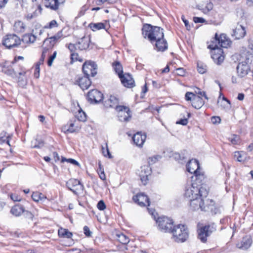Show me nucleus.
I'll return each instance as SVG.
<instances>
[{
    "label": "nucleus",
    "mask_w": 253,
    "mask_h": 253,
    "mask_svg": "<svg viewBox=\"0 0 253 253\" xmlns=\"http://www.w3.org/2000/svg\"><path fill=\"white\" fill-rule=\"evenodd\" d=\"M197 71L201 74L205 73L207 71V67L206 64H197Z\"/></svg>",
    "instance_id": "47"
},
{
    "label": "nucleus",
    "mask_w": 253,
    "mask_h": 253,
    "mask_svg": "<svg viewBox=\"0 0 253 253\" xmlns=\"http://www.w3.org/2000/svg\"><path fill=\"white\" fill-rule=\"evenodd\" d=\"M238 56L244 57L245 56V60H241L240 59L238 63H253V53L247 52L243 53L242 55H238L237 58L238 59Z\"/></svg>",
    "instance_id": "34"
},
{
    "label": "nucleus",
    "mask_w": 253,
    "mask_h": 253,
    "mask_svg": "<svg viewBox=\"0 0 253 253\" xmlns=\"http://www.w3.org/2000/svg\"><path fill=\"white\" fill-rule=\"evenodd\" d=\"M102 153L105 157H108L109 158H112V156L108 150L107 146L106 147V149L102 147Z\"/></svg>",
    "instance_id": "58"
},
{
    "label": "nucleus",
    "mask_w": 253,
    "mask_h": 253,
    "mask_svg": "<svg viewBox=\"0 0 253 253\" xmlns=\"http://www.w3.org/2000/svg\"><path fill=\"white\" fill-rule=\"evenodd\" d=\"M200 183L198 181H196V183H193L190 184H187L185 187L184 195L186 197L190 199L193 198L196 196H198V183Z\"/></svg>",
    "instance_id": "16"
},
{
    "label": "nucleus",
    "mask_w": 253,
    "mask_h": 253,
    "mask_svg": "<svg viewBox=\"0 0 253 253\" xmlns=\"http://www.w3.org/2000/svg\"><path fill=\"white\" fill-rule=\"evenodd\" d=\"M97 171L99 176V177L102 180L106 179V176L104 171V169L102 167L100 163H99V168L97 169Z\"/></svg>",
    "instance_id": "46"
},
{
    "label": "nucleus",
    "mask_w": 253,
    "mask_h": 253,
    "mask_svg": "<svg viewBox=\"0 0 253 253\" xmlns=\"http://www.w3.org/2000/svg\"><path fill=\"white\" fill-rule=\"evenodd\" d=\"M176 74L180 76H184L185 71L183 68H178L176 69Z\"/></svg>",
    "instance_id": "59"
},
{
    "label": "nucleus",
    "mask_w": 253,
    "mask_h": 253,
    "mask_svg": "<svg viewBox=\"0 0 253 253\" xmlns=\"http://www.w3.org/2000/svg\"><path fill=\"white\" fill-rule=\"evenodd\" d=\"M23 213L26 218L33 219L34 215L31 212L25 210V211Z\"/></svg>",
    "instance_id": "63"
},
{
    "label": "nucleus",
    "mask_w": 253,
    "mask_h": 253,
    "mask_svg": "<svg viewBox=\"0 0 253 253\" xmlns=\"http://www.w3.org/2000/svg\"><path fill=\"white\" fill-rule=\"evenodd\" d=\"M88 28L93 32H96L102 29L108 32L110 28V21L109 20H106L104 21V22H91L88 25Z\"/></svg>",
    "instance_id": "11"
},
{
    "label": "nucleus",
    "mask_w": 253,
    "mask_h": 253,
    "mask_svg": "<svg viewBox=\"0 0 253 253\" xmlns=\"http://www.w3.org/2000/svg\"><path fill=\"white\" fill-rule=\"evenodd\" d=\"M205 102L201 97L197 96L193 99L192 102V106L196 109H200L204 104Z\"/></svg>",
    "instance_id": "36"
},
{
    "label": "nucleus",
    "mask_w": 253,
    "mask_h": 253,
    "mask_svg": "<svg viewBox=\"0 0 253 253\" xmlns=\"http://www.w3.org/2000/svg\"><path fill=\"white\" fill-rule=\"evenodd\" d=\"M197 193L198 194V197H201L204 199V198H206L208 196L209 191L205 186L201 184L200 187L198 186Z\"/></svg>",
    "instance_id": "39"
},
{
    "label": "nucleus",
    "mask_w": 253,
    "mask_h": 253,
    "mask_svg": "<svg viewBox=\"0 0 253 253\" xmlns=\"http://www.w3.org/2000/svg\"><path fill=\"white\" fill-rule=\"evenodd\" d=\"M57 55V52L54 51L52 54L47 49H44L42 52L40 58L38 63H52Z\"/></svg>",
    "instance_id": "13"
},
{
    "label": "nucleus",
    "mask_w": 253,
    "mask_h": 253,
    "mask_svg": "<svg viewBox=\"0 0 253 253\" xmlns=\"http://www.w3.org/2000/svg\"><path fill=\"white\" fill-rule=\"evenodd\" d=\"M159 229L165 233H170L173 227V221L172 220L166 216L160 217L156 220Z\"/></svg>",
    "instance_id": "6"
},
{
    "label": "nucleus",
    "mask_w": 253,
    "mask_h": 253,
    "mask_svg": "<svg viewBox=\"0 0 253 253\" xmlns=\"http://www.w3.org/2000/svg\"><path fill=\"white\" fill-rule=\"evenodd\" d=\"M120 79L122 84L126 87L131 88L135 86V82L129 73H125Z\"/></svg>",
    "instance_id": "23"
},
{
    "label": "nucleus",
    "mask_w": 253,
    "mask_h": 253,
    "mask_svg": "<svg viewBox=\"0 0 253 253\" xmlns=\"http://www.w3.org/2000/svg\"><path fill=\"white\" fill-rule=\"evenodd\" d=\"M76 117L79 121L82 122L85 121L86 119L85 113L82 110L79 111L78 112V113L77 114Z\"/></svg>",
    "instance_id": "48"
},
{
    "label": "nucleus",
    "mask_w": 253,
    "mask_h": 253,
    "mask_svg": "<svg viewBox=\"0 0 253 253\" xmlns=\"http://www.w3.org/2000/svg\"><path fill=\"white\" fill-rule=\"evenodd\" d=\"M228 140L232 145H239L241 143V139L239 135L237 134H232L228 138Z\"/></svg>",
    "instance_id": "41"
},
{
    "label": "nucleus",
    "mask_w": 253,
    "mask_h": 253,
    "mask_svg": "<svg viewBox=\"0 0 253 253\" xmlns=\"http://www.w3.org/2000/svg\"><path fill=\"white\" fill-rule=\"evenodd\" d=\"M66 29L69 30V28L66 27L63 28L54 36L46 38L44 40V42L49 43V46L51 48L53 47L59 41L68 37L70 35L69 34H64V33L66 31Z\"/></svg>",
    "instance_id": "9"
},
{
    "label": "nucleus",
    "mask_w": 253,
    "mask_h": 253,
    "mask_svg": "<svg viewBox=\"0 0 253 253\" xmlns=\"http://www.w3.org/2000/svg\"><path fill=\"white\" fill-rule=\"evenodd\" d=\"M202 211L207 212L211 215H214L219 212V209L215 205L214 202L212 200L207 199L206 200Z\"/></svg>",
    "instance_id": "14"
},
{
    "label": "nucleus",
    "mask_w": 253,
    "mask_h": 253,
    "mask_svg": "<svg viewBox=\"0 0 253 253\" xmlns=\"http://www.w3.org/2000/svg\"><path fill=\"white\" fill-rule=\"evenodd\" d=\"M211 50V57L213 60L217 63H222L225 59V54L222 48L217 47Z\"/></svg>",
    "instance_id": "12"
},
{
    "label": "nucleus",
    "mask_w": 253,
    "mask_h": 253,
    "mask_svg": "<svg viewBox=\"0 0 253 253\" xmlns=\"http://www.w3.org/2000/svg\"><path fill=\"white\" fill-rule=\"evenodd\" d=\"M58 235L60 237L71 238L73 234L71 232L68 231V230L60 228L58 230Z\"/></svg>",
    "instance_id": "40"
},
{
    "label": "nucleus",
    "mask_w": 253,
    "mask_h": 253,
    "mask_svg": "<svg viewBox=\"0 0 253 253\" xmlns=\"http://www.w3.org/2000/svg\"><path fill=\"white\" fill-rule=\"evenodd\" d=\"M37 39L36 36L32 33H26L22 36L21 42L24 44L29 45L34 43Z\"/></svg>",
    "instance_id": "30"
},
{
    "label": "nucleus",
    "mask_w": 253,
    "mask_h": 253,
    "mask_svg": "<svg viewBox=\"0 0 253 253\" xmlns=\"http://www.w3.org/2000/svg\"><path fill=\"white\" fill-rule=\"evenodd\" d=\"M119 99L114 95H110L109 99L105 100L104 102V105L106 108H114L116 110V107L119 106Z\"/></svg>",
    "instance_id": "28"
},
{
    "label": "nucleus",
    "mask_w": 253,
    "mask_h": 253,
    "mask_svg": "<svg viewBox=\"0 0 253 253\" xmlns=\"http://www.w3.org/2000/svg\"><path fill=\"white\" fill-rule=\"evenodd\" d=\"M188 123L187 118L181 119L176 122L177 124H180L183 126H185Z\"/></svg>",
    "instance_id": "62"
},
{
    "label": "nucleus",
    "mask_w": 253,
    "mask_h": 253,
    "mask_svg": "<svg viewBox=\"0 0 253 253\" xmlns=\"http://www.w3.org/2000/svg\"><path fill=\"white\" fill-rule=\"evenodd\" d=\"M234 157L235 159H236L238 162H241L244 161L241 153L238 151L234 152Z\"/></svg>",
    "instance_id": "57"
},
{
    "label": "nucleus",
    "mask_w": 253,
    "mask_h": 253,
    "mask_svg": "<svg viewBox=\"0 0 253 253\" xmlns=\"http://www.w3.org/2000/svg\"><path fill=\"white\" fill-rule=\"evenodd\" d=\"M66 186L74 194H77V191L82 190L83 189V185L80 181L76 179H70L66 182Z\"/></svg>",
    "instance_id": "18"
},
{
    "label": "nucleus",
    "mask_w": 253,
    "mask_h": 253,
    "mask_svg": "<svg viewBox=\"0 0 253 253\" xmlns=\"http://www.w3.org/2000/svg\"><path fill=\"white\" fill-rule=\"evenodd\" d=\"M205 204L204 199L196 195L195 197L190 199V207L193 211H197L199 209L202 211Z\"/></svg>",
    "instance_id": "20"
},
{
    "label": "nucleus",
    "mask_w": 253,
    "mask_h": 253,
    "mask_svg": "<svg viewBox=\"0 0 253 253\" xmlns=\"http://www.w3.org/2000/svg\"><path fill=\"white\" fill-rule=\"evenodd\" d=\"M94 43L91 42L90 35H84L82 38H78L75 43H68L65 45L70 51H87L92 49Z\"/></svg>",
    "instance_id": "2"
},
{
    "label": "nucleus",
    "mask_w": 253,
    "mask_h": 253,
    "mask_svg": "<svg viewBox=\"0 0 253 253\" xmlns=\"http://www.w3.org/2000/svg\"><path fill=\"white\" fill-rule=\"evenodd\" d=\"M14 31L17 34H21L25 32L26 26L23 22L20 21H16L13 26Z\"/></svg>",
    "instance_id": "35"
},
{
    "label": "nucleus",
    "mask_w": 253,
    "mask_h": 253,
    "mask_svg": "<svg viewBox=\"0 0 253 253\" xmlns=\"http://www.w3.org/2000/svg\"><path fill=\"white\" fill-rule=\"evenodd\" d=\"M119 119L121 122H127L131 117V112L128 107L120 105L116 107Z\"/></svg>",
    "instance_id": "10"
},
{
    "label": "nucleus",
    "mask_w": 253,
    "mask_h": 253,
    "mask_svg": "<svg viewBox=\"0 0 253 253\" xmlns=\"http://www.w3.org/2000/svg\"><path fill=\"white\" fill-rule=\"evenodd\" d=\"M149 169V168L148 167H147V169ZM145 172L146 173L145 175H142V174L141 175V180L142 181V183L144 185H146L147 184V181L148 180V176L149 174H150L149 170H148V171L147 172L146 171H145Z\"/></svg>",
    "instance_id": "50"
},
{
    "label": "nucleus",
    "mask_w": 253,
    "mask_h": 253,
    "mask_svg": "<svg viewBox=\"0 0 253 253\" xmlns=\"http://www.w3.org/2000/svg\"><path fill=\"white\" fill-rule=\"evenodd\" d=\"M87 98L91 103H98L102 101L103 95L97 89H92L88 92Z\"/></svg>",
    "instance_id": "15"
},
{
    "label": "nucleus",
    "mask_w": 253,
    "mask_h": 253,
    "mask_svg": "<svg viewBox=\"0 0 253 253\" xmlns=\"http://www.w3.org/2000/svg\"><path fill=\"white\" fill-rule=\"evenodd\" d=\"M195 92L200 96H204L205 98V99L208 100L209 98L206 95V92L201 91L200 88L196 87V89L195 90Z\"/></svg>",
    "instance_id": "52"
},
{
    "label": "nucleus",
    "mask_w": 253,
    "mask_h": 253,
    "mask_svg": "<svg viewBox=\"0 0 253 253\" xmlns=\"http://www.w3.org/2000/svg\"><path fill=\"white\" fill-rule=\"evenodd\" d=\"M153 44L154 48L158 52H164L168 48V43L164 35L157 39Z\"/></svg>",
    "instance_id": "19"
},
{
    "label": "nucleus",
    "mask_w": 253,
    "mask_h": 253,
    "mask_svg": "<svg viewBox=\"0 0 253 253\" xmlns=\"http://www.w3.org/2000/svg\"><path fill=\"white\" fill-rule=\"evenodd\" d=\"M84 234L87 237H89L91 235V232L90 231L89 228L87 226L84 227Z\"/></svg>",
    "instance_id": "61"
},
{
    "label": "nucleus",
    "mask_w": 253,
    "mask_h": 253,
    "mask_svg": "<svg viewBox=\"0 0 253 253\" xmlns=\"http://www.w3.org/2000/svg\"><path fill=\"white\" fill-rule=\"evenodd\" d=\"M90 8V5L88 4H85L81 8L80 10L79 11L78 16L79 17H81L83 16H84L86 11H87Z\"/></svg>",
    "instance_id": "45"
},
{
    "label": "nucleus",
    "mask_w": 253,
    "mask_h": 253,
    "mask_svg": "<svg viewBox=\"0 0 253 253\" xmlns=\"http://www.w3.org/2000/svg\"><path fill=\"white\" fill-rule=\"evenodd\" d=\"M74 123H71L69 126H65L63 127V129L66 132L73 133L75 132V129L74 128Z\"/></svg>",
    "instance_id": "49"
},
{
    "label": "nucleus",
    "mask_w": 253,
    "mask_h": 253,
    "mask_svg": "<svg viewBox=\"0 0 253 253\" xmlns=\"http://www.w3.org/2000/svg\"><path fill=\"white\" fill-rule=\"evenodd\" d=\"M170 233L172 235V239L176 243H183L189 238L188 229L183 224L174 226Z\"/></svg>",
    "instance_id": "4"
},
{
    "label": "nucleus",
    "mask_w": 253,
    "mask_h": 253,
    "mask_svg": "<svg viewBox=\"0 0 253 253\" xmlns=\"http://www.w3.org/2000/svg\"><path fill=\"white\" fill-rule=\"evenodd\" d=\"M0 71L12 78L16 77V73L10 65L6 66L5 64H0Z\"/></svg>",
    "instance_id": "31"
},
{
    "label": "nucleus",
    "mask_w": 253,
    "mask_h": 253,
    "mask_svg": "<svg viewBox=\"0 0 253 253\" xmlns=\"http://www.w3.org/2000/svg\"><path fill=\"white\" fill-rule=\"evenodd\" d=\"M59 24L55 20H52L48 23H47L45 25H44L43 27V29H51L55 28L58 27Z\"/></svg>",
    "instance_id": "44"
},
{
    "label": "nucleus",
    "mask_w": 253,
    "mask_h": 253,
    "mask_svg": "<svg viewBox=\"0 0 253 253\" xmlns=\"http://www.w3.org/2000/svg\"><path fill=\"white\" fill-rule=\"evenodd\" d=\"M10 136L9 135H7L6 132L3 131L0 133V144L6 142L8 145L9 144V139Z\"/></svg>",
    "instance_id": "43"
},
{
    "label": "nucleus",
    "mask_w": 253,
    "mask_h": 253,
    "mask_svg": "<svg viewBox=\"0 0 253 253\" xmlns=\"http://www.w3.org/2000/svg\"><path fill=\"white\" fill-rule=\"evenodd\" d=\"M26 72H19L18 77L17 84L21 87H25L27 83V79L25 76Z\"/></svg>",
    "instance_id": "37"
},
{
    "label": "nucleus",
    "mask_w": 253,
    "mask_h": 253,
    "mask_svg": "<svg viewBox=\"0 0 253 253\" xmlns=\"http://www.w3.org/2000/svg\"><path fill=\"white\" fill-rule=\"evenodd\" d=\"M252 239L250 236H246L243 237L240 243L237 244V247L242 250L248 249L252 245Z\"/></svg>",
    "instance_id": "25"
},
{
    "label": "nucleus",
    "mask_w": 253,
    "mask_h": 253,
    "mask_svg": "<svg viewBox=\"0 0 253 253\" xmlns=\"http://www.w3.org/2000/svg\"><path fill=\"white\" fill-rule=\"evenodd\" d=\"M158 156H154L152 157H150L148 159V164L149 165H153L154 164L156 163L158 159ZM159 157H160L159 156Z\"/></svg>",
    "instance_id": "56"
},
{
    "label": "nucleus",
    "mask_w": 253,
    "mask_h": 253,
    "mask_svg": "<svg viewBox=\"0 0 253 253\" xmlns=\"http://www.w3.org/2000/svg\"><path fill=\"white\" fill-rule=\"evenodd\" d=\"M246 35V30L245 28L241 25L238 24L233 31L232 36L235 39H240L243 38Z\"/></svg>",
    "instance_id": "26"
},
{
    "label": "nucleus",
    "mask_w": 253,
    "mask_h": 253,
    "mask_svg": "<svg viewBox=\"0 0 253 253\" xmlns=\"http://www.w3.org/2000/svg\"><path fill=\"white\" fill-rule=\"evenodd\" d=\"M146 138V134H142L139 132L136 133L132 137V140L134 143L139 147H142L144 142L145 141Z\"/></svg>",
    "instance_id": "27"
},
{
    "label": "nucleus",
    "mask_w": 253,
    "mask_h": 253,
    "mask_svg": "<svg viewBox=\"0 0 253 253\" xmlns=\"http://www.w3.org/2000/svg\"><path fill=\"white\" fill-rule=\"evenodd\" d=\"M133 201L141 207L150 206V202L148 196L143 193H139L132 198Z\"/></svg>",
    "instance_id": "17"
},
{
    "label": "nucleus",
    "mask_w": 253,
    "mask_h": 253,
    "mask_svg": "<svg viewBox=\"0 0 253 253\" xmlns=\"http://www.w3.org/2000/svg\"><path fill=\"white\" fill-rule=\"evenodd\" d=\"M70 60H71V63H73L74 62H80L82 63L84 62V63H92L90 61H84V57L80 55L79 53L75 51H70Z\"/></svg>",
    "instance_id": "29"
},
{
    "label": "nucleus",
    "mask_w": 253,
    "mask_h": 253,
    "mask_svg": "<svg viewBox=\"0 0 253 253\" xmlns=\"http://www.w3.org/2000/svg\"><path fill=\"white\" fill-rule=\"evenodd\" d=\"M24 207L20 204H18L12 207L10 210V212L15 216H19L22 213L24 212Z\"/></svg>",
    "instance_id": "33"
},
{
    "label": "nucleus",
    "mask_w": 253,
    "mask_h": 253,
    "mask_svg": "<svg viewBox=\"0 0 253 253\" xmlns=\"http://www.w3.org/2000/svg\"><path fill=\"white\" fill-rule=\"evenodd\" d=\"M196 96H197L195 95V94H194L193 93L191 92H186L185 94V99L187 101H193V99H194V97H196Z\"/></svg>",
    "instance_id": "51"
},
{
    "label": "nucleus",
    "mask_w": 253,
    "mask_h": 253,
    "mask_svg": "<svg viewBox=\"0 0 253 253\" xmlns=\"http://www.w3.org/2000/svg\"><path fill=\"white\" fill-rule=\"evenodd\" d=\"M220 121V118L218 116H213L211 118V121L213 124H218Z\"/></svg>",
    "instance_id": "60"
},
{
    "label": "nucleus",
    "mask_w": 253,
    "mask_h": 253,
    "mask_svg": "<svg viewBox=\"0 0 253 253\" xmlns=\"http://www.w3.org/2000/svg\"><path fill=\"white\" fill-rule=\"evenodd\" d=\"M216 229L214 223L209 224L199 228L197 229L198 239L202 243H206L207 238L215 231Z\"/></svg>",
    "instance_id": "5"
},
{
    "label": "nucleus",
    "mask_w": 253,
    "mask_h": 253,
    "mask_svg": "<svg viewBox=\"0 0 253 253\" xmlns=\"http://www.w3.org/2000/svg\"><path fill=\"white\" fill-rule=\"evenodd\" d=\"M82 70L84 76L94 77L97 73V64H83Z\"/></svg>",
    "instance_id": "21"
},
{
    "label": "nucleus",
    "mask_w": 253,
    "mask_h": 253,
    "mask_svg": "<svg viewBox=\"0 0 253 253\" xmlns=\"http://www.w3.org/2000/svg\"><path fill=\"white\" fill-rule=\"evenodd\" d=\"M97 207L98 210L100 211H103L106 209L105 204L102 200H100L98 202Z\"/></svg>",
    "instance_id": "54"
},
{
    "label": "nucleus",
    "mask_w": 253,
    "mask_h": 253,
    "mask_svg": "<svg viewBox=\"0 0 253 253\" xmlns=\"http://www.w3.org/2000/svg\"><path fill=\"white\" fill-rule=\"evenodd\" d=\"M40 194L38 192H33L32 195V198L35 202H39L40 201Z\"/></svg>",
    "instance_id": "53"
},
{
    "label": "nucleus",
    "mask_w": 253,
    "mask_h": 253,
    "mask_svg": "<svg viewBox=\"0 0 253 253\" xmlns=\"http://www.w3.org/2000/svg\"><path fill=\"white\" fill-rule=\"evenodd\" d=\"M236 69L238 75L240 78L245 77L251 71L249 64H238Z\"/></svg>",
    "instance_id": "24"
},
{
    "label": "nucleus",
    "mask_w": 253,
    "mask_h": 253,
    "mask_svg": "<svg viewBox=\"0 0 253 253\" xmlns=\"http://www.w3.org/2000/svg\"><path fill=\"white\" fill-rule=\"evenodd\" d=\"M186 169L189 172L194 173L196 181L199 179L202 180V178H204V174L201 173L199 163L197 160H190L186 165Z\"/></svg>",
    "instance_id": "8"
},
{
    "label": "nucleus",
    "mask_w": 253,
    "mask_h": 253,
    "mask_svg": "<svg viewBox=\"0 0 253 253\" xmlns=\"http://www.w3.org/2000/svg\"><path fill=\"white\" fill-rule=\"evenodd\" d=\"M2 42V44L7 49L17 47L21 43V39L14 34L5 35Z\"/></svg>",
    "instance_id": "7"
},
{
    "label": "nucleus",
    "mask_w": 253,
    "mask_h": 253,
    "mask_svg": "<svg viewBox=\"0 0 253 253\" xmlns=\"http://www.w3.org/2000/svg\"><path fill=\"white\" fill-rule=\"evenodd\" d=\"M141 32L143 37L152 44H154L157 39L164 35L163 28L147 23L143 25Z\"/></svg>",
    "instance_id": "1"
},
{
    "label": "nucleus",
    "mask_w": 253,
    "mask_h": 253,
    "mask_svg": "<svg viewBox=\"0 0 253 253\" xmlns=\"http://www.w3.org/2000/svg\"><path fill=\"white\" fill-rule=\"evenodd\" d=\"M193 21L195 23H204L205 22V20L202 17H194L193 18Z\"/></svg>",
    "instance_id": "64"
},
{
    "label": "nucleus",
    "mask_w": 253,
    "mask_h": 253,
    "mask_svg": "<svg viewBox=\"0 0 253 253\" xmlns=\"http://www.w3.org/2000/svg\"><path fill=\"white\" fill-rule=\"evenodd\" d=\"M40 64H36L35 68V72H34V77L36 78H39L40 77Z\"/></svg>",
    "instance_id": "55"
},
{
    "label": "nucleus",
    "mask_w": 253,
    "mask_h": 253,
    "mask_svg": "<svg viewBox=\"0 0 253 253\" xmlns=\"http://www.w3.org/2000/svg\"><path fill=\"white\" fill-rule=\"evenodd\" d=\"M116 236L117 239L119 241V242L125 245V249L126 250H127L126 245L129 242L128 237L123 233L117 234Z\"/></svg>",
    "instance_id": "38"
},
{
    "label": "nucleus",
    "mask_w": 253,
    "mask_h": 253,
    "mask_svg": "<svg viewBox=\"0 0 253 253\" xmlns=\"http://www.w3.org/2000/svg\"><path fill=\"white\" fill-rule=\"evenodd\" d=\"M76 82L83 90L88 89L91 84V82L88 76L82 75L77 77Z\"/></svg>",
    "instance_id": "22"
},
{
    "label": "nucleus",
    "mask_w": 253,
    "mask_h": 253,
    "mask_svg": "<svg viewBox=\"0 0 253 253\" xmlns=\"http://www.w3.org/2000/svg\"><path fill=\"white\" fill-rule=\"evenodd\" d=\"M113 65L116 74H117L120 79L125 74L124 73L122 64H113Z\"/></svg>",
    "instance_id": "42"
},
{
    "label": "nucleus",
    "mask_w": 253,
    "mask_h": 253,
    "mask_svg": "<svg viewBox=\"0 0 253 253\" xmlns=\"http://www.w3.org/2000/svg\"><path fill=\"white\" fill-rule=\"evenodd\" d=\"M232 42L224 33H216L214 37L207 42L208 49H214L219 47L228 48L231 46Z\"/></svg>",
    "instance_id": "3"
},
{
    "label": "nucleus",
    "mask_w": 253,
    "mask_h": 253,
    "mask_svg": "<svg viewBox=\"0 0 253 253\" xmlns=\"http://www.w3.org/2000/svg\"><path fill=\"white\" fill-rule=\"evenodd\" d=\"M44 6L53 10H57L60 4L58 0H43Z\"/></svg>",
    "instance_id": "32"
}]
</instances>
